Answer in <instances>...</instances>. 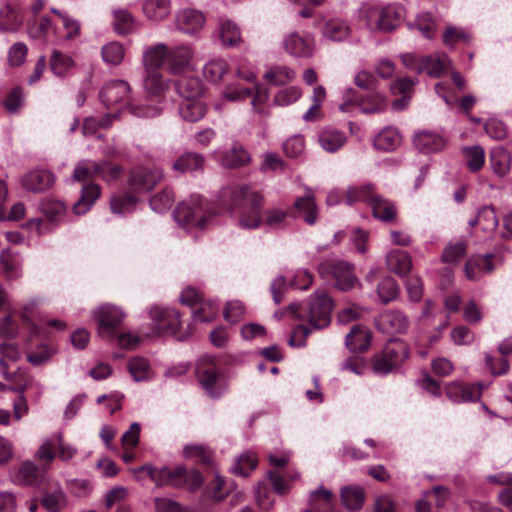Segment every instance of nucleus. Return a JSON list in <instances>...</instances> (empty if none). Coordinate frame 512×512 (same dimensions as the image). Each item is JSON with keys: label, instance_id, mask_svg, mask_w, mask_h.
Returning a JSON list of instances; mask_svg holds the SVG:
<instances>
[{"label": "nucleus", "instance_id": "nucleus-12", "mask_svg": "<svg viewBox=\"0 0 512 512\" xmlns=\"http://www.w3.org/2000/svg\"><path fill=\"white\" fill-rule=\"evenodd\" d=\"M194 49L190 44L168 47L167 68L171 74L190 71L193 65Z\"/></svg>", "mask_w": 512, "mask_h": 512}, {"label": "nucleus", "instance_id": "nucleus-62", "mask_svg": "<svg viewBox=\"0 0 512 512\" xmlns=\"http://www.w3.org/2000/svg\"><path fill=\"white\" fill-rule=\"evenodd\" d=\"M38 478V467L31 461L22 463L15 476L16 481L24 485H34L38 482Z\"/></svg>", "mask_w": 512, "mask_h": 512}, {"label": "nucleus", "instance_id": "nucleus-60", "mask_svg": "<svg viewBox=\"0 0 512 512\" xmlns=\"http://www.w3.org/2000/svg\"><path fill=\"white\" fill-rule=\"evenodd\" d=\"M100 171L99 163L91 160H83L77 164L73 172L75 181H86L98 177Z\"/></svg>", "mask_w": 512, "mask_h": 512}, {"label": "nucleus", "instance_id": "nucleus-45", "mask_svg": "<svg viewBox=\"0 0 512 512\" xmlns=\"http://www.w3.org/2000/svg\"><path fill=\"white\" fill-rule=\"evenodd\" d=\"M381 355L384 360H391L392 363L398 367L408 358V348L406 344L400 340L390 341L383 349Z\"/></svg>", "mask_w": 512, "mask_h": 512}, {"label": "nucleus", "instance_id": "nucleus-3", "mask_svg": "<svg viewBox=\"0 0 512 512\" xmlns=\"http://www.w3.org/2000/svg\"><path fill=\"white\" fill-rule=\"evenodd\" d=\"M332 307V299L326 293H316L311 297L307 308L308 324H300L294 328L289 345L298 348L304 347L306 337L312 330L327 327L331 321Z\"/></svg>", "mask_w": 512, "mask_h": 512}, {"label": "nucleus", "instance_id": "nucleus-29", "mask_svg": "<svg viewBox=\"0 0 512 512\" xmlns=\"http://www.w3.org/2000/svg\"><path fill=\"white\" fill-rule=\"evenodd\" d=\"M387 267L393 273L404 277L412 268L410 255L402 250H393L386 256Z\"/></svg>", "mask_w": 512, "mask_h": 512}, {"label": "nucleus", "instance_id": "nucleus-6", "mask_svg": "<svg viewBox=\"0 0 512 512\" xmlns=\"http://www.w3.org/2000/svg\"><path fill=\"white\" fill-rule=\"evenodd\" d=\"M176 222L183 228H204L210 218L209 208L200 195H191L182 201L173 213Z\"/></svg>", "mask_w": 512, "mask_h": 512}, {"label": "nucleus", "instance_id": "nucleus-40", "mask_svg": "<svg viewBox=\"0 0 512 512\" xmlns=\"http://www.w3.org/2000/svg\"><path fill=\"white\" fill-rule=\"evenodd\" d=\"M402 142V136L398 130H379L373 137V146L377 150L391 151L396 149Z\"/></svg>", "mask_w": 512, "mask_h": 512}, {"label": "nucleus", "instance_id": "nucleus-61", "mask_svg": "<svg viewBox=\"0 0 512 512\" xmlns=\"http://www.w3.org/2000/svg\"><path fill=\"white\" fill-rule=\"evenodd\" d=\"M174 200L173 191L165 188L150 199V207L157 213H164L171 208Z\"/></svg>", "mask_w": 512, "mask_h": 512}, {"label": "nucleus", "instance_id": "nucleus-21", "mask_svg": "<svg viewBox=\"0 0 512 512\" xmlns=\"http://www.w3.org/2000/svg\"><path fill=\"white\" fill-rule=\"evenodd\" d=\"M283 48L291 56L304 58L312 55L314 46L311 39L291 32L283 38Z\"/></svg>", "mask_w": 512, "mask_h": 512}, {"label": "nucleus", "instance_id": "nucleus-38", "mask_svg": "<svg viewBox=\"0 0 512 512\" xmlns=\"http://www.w3.org/2000/svg\"><path fill=\"white\" fill-rule=\"evenodd\" d=\"M113 21L112 25L114 31L119 35H127L135 29V18L127 9H114L112 10Z\"/></svg>", "mask_w": 512, "mask_h": 512}, {"label": "nucleus", "instance_id": "nucleus-13", "mask_svg": "<svg viewBox=\"0 0 512 512\" xmlns=\"http://www.w3.org/2000/svg\"><path fill=\"white\" fill-rule=\"evenodd\" d=\"M376 326L379 331L386 334H403L410 326V319L401 310L389 309L379 314L376 318Z\"/></svg>", "mask_w": 512, "mask_h": 512}, {"label": "nucleus", "instance_id": "nucleus-25", "mask_svg": "<svg viewBox=\"0 0 512 512\" xmlns=\"http://www.w3.org/2000/svg\"><path fill=\"white\" fill-rule=\"evenodd\" d=\"M0 264L7 279L16 280L22 276V259L18 252L3 250L0 254Z\"/></svg>", "mask_w": 512, "mask_h": 512}, {"label": "nucleus", "instance_id": "nucleus-54", "mask_svg": "<svg viewBox=\"0 0 512 512\" xmlns=\"http://www.w3.org/2000/svg\"><path fill=\"white\" fill-rule=\"evenodd\" d=\"M467 244L464 241L458 240L448 243L443 252L441 259L443 262L456 265L466 255Z\"/></svg>", "mask_w": 512, "mask_h": 512}, {"label": "nucleus", "instance_id": "nucleus-20", "mask_svg": "<svg viewBox=\"0 0 512 512\" xmlns=\"http://www.w3.org/2000/svg\"><path fill=\"white\" fill-rule=\"evenodd\" d=\"M168 46L165 43H156L146 46L142 54V65L144 70L159 71L167 64Z\"/></svg>", "mask_w": 512, "mask_h": 512}, {"label": "nucleus", "instance_id": "nucleus-46", "mask_svg": "<svg viewBox=\"0 0 512 512\" xmlns=\"http://www.w3.org/2000/svg\"><path fill=\"white\" fill-rule=\"evenodd\" d=\"M8 196V188L5 180L0 179V220H20L24 218L25 208L22 203H16L10 209L8 215L4 210V202Z\"/></svg>", "mask_w": 512, "mask_h": 512}, {"label": "nucleus", "instance_id": "nucleus-5", "mask_svg": "<svg viewBox=\"0 0 512 512\" xmlns=\"http://www.w3.org/2000/svg\"><path fill=\"white\" fill-rule=\"evenodd\" d=\"M404 15V8L397 4L364 5L360 9V18L371 31L391 32L402 23Z\"/></svg>", "mask_w": 512, "mask_h": 512}, {"label": "nucleus", "instance_id": "nucleus-64", "mask_svg": "<svg viewBox=\"0 0 512 512\" xmlns=\"http://www.w3.org/2000/svg\"><path fill=\"white\" fill-rule=\"evenodd\" d=\"M471 41L470 33L455 26H448L443 34V42L447 46L454 47L457 44H468Z\"/></svg>", "mask_w": 512, "mask_h": 512}, {"label": "nucleus", "instance_id": "nucleus-18", "mask_svg": "<svg viewBox=\"0 0 512 512\" xmlns=\"http://www.w3.org/2000/svg\"><path fill=\"white\" fill-rule=\"evenodd\" d=\"M416 149L423 153H432L445 146V139L434 130H418L412 138Z\"/></svg>", "mask_w": 512, "mask_h": 512}, {"label": "nucleus", "instance_id": "nucleus-58", "mask_svg": "<svg viewBox=\"0 0 512 512\" xmlns=\"http://www.w3.org/2000/svg\"><path fill=\"white\" fill-rule=\"evenodd\" d=\"M219 35L225 46H235L241 41L240 29L231 20H225L221 23Z\"/></svg>", "mask_w": 512, "mask_h": 512}, {"label": "nucleus", "instance_id": "nucleus-31", "mask_svg": "<svg viewBox=\"0 0 512 512\" xmlns=\"http://www.w3.org/2000/svg\"><path fill=\"white\" fill-rule=\"evenodd\" d=\"M145 72L143 89L151 97H161L169 87L168 82L159 71L145 70Z\"/></svg>", "mask_w": 512, "mask_h": 512}, {"label": "nucleus", "instance_id": "nucleus-39", "mask_svg": "<svg viewBox=\"0 0 512 512\" xmlns=\"http://www.w3.org/2000/svg\"><path fill=\"white\" fill-rule=\"evenodd\" d=\"M50 69L57 77H65L75 66V62L69 55L53 50L50 56Z\"/></svg>", "mask_w": 512, "mask_h": 512}, {"label": "nucleus", "instance_id": "nucleus-41", "mask_svg": "<svg viewBox=\"0 0 512 512\" xmlns=\"http://www.w3.org/2000/svg\"><path fill=\"white\" fill-rule=\"evenodd\" d=\"M296 73L287 66L275 65L264 74V78L275 86L286 85L294 80Z\"/></svg>", "mask_w": 512, "mask_h": 512}, {"label": "nucleus", "instance_id": "nucleus-1", "mask_svg": "<svg viewBox=\"0 0 512 512\" xmlns=\"http://www.w3.org/2000/svg\"><path fill=\"white\" fill-rule=\"evenodd\" d=\"M131 87L122 79L106 82L99 92V99L106 108L125 104V108H116L105 114L89 116L85 119L83 128H108L116 123L119 118L137 117L153 118L161 113L158 106L135 105L130 102Z\"/></svg>", "mask_w": 512, "mask_h": 512}, {"label": "nucleus", "instance_id": "nucleus-56", "mask_svg": "<svg viewBox=\"0 0 512 512\" xmlns=\"http://www.w3.org/2000/svg\"><path fill=\"white\" fill-rule=\"evenodd\" d=\"M41 504L49 512H61L67 505V497L61 489L44 494Z\"/></svg>", "mask_w": 512, "mask_h": 512}, {"label": "nucleus", "instance_id": "nucleus-37", "mask_svg": "<svg viewBox=\"0 0 512 512\" xmlns=\"http://www.w3.org/2000/svg\"><path fill=\"white\" fill-rule=\"evenodd\" d=\"M326 99V90L323 86L318 85L313 89L311 96L312 104L309 109L303 114V119L306 122L319 121L324 117L321 109L323 102Z\"/></svg>", "mask_w": 512, "mask_h": 512}, {"label": "nucleus", "instance_id": "nucleus-7", "mask_svg": "<svg viewBox=\"0 0 512 512\" xmlns=\"http://www.w3.org/2000/svg\"><path fill=\"white\" fill-rule=\"evenodd\" d=\"M195 373L201 387L210 397L217 398L222 395L225 385L214 357L204 356L199 359Z\"/></svg>", "mask_w": 512, "mask_h": 512}, {"label": "nucleus", "instance_id": "nucleus-57", "mask_svg": "<svg viewBox=\"0 0 512 512\" xmlns=\"http://www.w3.org/2000/svg\"><path fill=\"white\" fill-rule=\"evenodd\" d=\"M128 371L136 382L145 381L150 378V365L143 357H133L127 365Z\"/></svg>", "mask_w": 512, "mask_h": 512}, {"label": "nucleus", "instance_id": "nucleus-52", "mask_svg": "<svg viewBox=\"0 0 512 512\" xmlns=\"http://www.w3.org/2000/svg\"><path fill=\"white\" fill-rule=\"evenodd\" d=\"M204 158L196 153H185L181 155L173 164V169L182 173L192 172L202 169Z\"/></svg>", "mask_w": 512, "mask_h": 512}, {"label": "nucleus", "instance_id": "nucleus-44", "mask_svg": "<svg viewBox=\"0 0 512 512\" xmlns=\"http://www.w3.org/2000/svg\"><path fill=\"white\" fill-rule=\"evenodd\" d=\"M465 164L471 172L479 171L485 163V151L479 145L462 148Z\"/></svg>", "mask_w": 512, "mask_h": 512}, {"label": "nucleus", "instance_id": "nucleus-15", "mask_svg": "<svg viewBox=\"0 0 512 512\" xmlns=\"http://www.w3.org/2000/svg\"><path fill=\"white\" fill-rule=\"evenodd\" d=\"M150 317L157 329L165 334H175L180 326V314L172 308L154 307L150 310Z\"/></svg>", "mask_w": 512, "mask_h": 512}, {"label": "nucleus", "instance_id": "nucleus-8", "mask_svg": "<svg viewBox=\"0 0 512 512\" xmlns=\"http://www.w3.org/2000/svg\"><path fill=\"white\" fill-rule=\"evenodd\" d=\"M319 274L325 279L332 278L342 291H348L358 285L353 267L344 261L328 259L319 265Z\"/></svg>", "mask_w": 512, "mask_h": 512}, {"label": "nucleus", "instance_id": "nucleus-42", "mask_svg": "<svg viewBox=\"0 0 512 512\" xmlns=\"http://www.w3.org/2000/svg\"><path fill=\"white\" fill-rule=\"evenodd\" d=\"M205 106L198 100H182L179 115L187 123H194L205 115Z\"/></svg>", "mask_w": 512, "mask_h": 512}, {"label": "nucleus", "instance_id": "nucleus-2", "mask_svg": "<svg viewBox=\"0 0 512 512\" xmlns=\"http://www.w3.org/2000/svg\"><path fill=\"white\" fill-rule=\"evenodd\" d=\"M224 198L243 229H256L262 224L263 195L250 185H232L224 189Z\"/></svg>", "mask_w": 512, "mask_h": 512}, {"label": "nucleus", "instance_id": "nucleus-26", "mask_svg": "<svg viewBox=\"0 0 512 512\" xmlns=\"http://www.w3.org/2000/svg\"><path fill=\"white\" fill-rule=\"evenodd\" d=\"M145 17L154 22H161L171 14V0H142Z\"/></svg>", "mask_w": 512, "mask_h": 512}, {"label": "nucleus", "instance_id": "nucleus-63", "mask_svg": "<svg viewBox=\"0 0 512 512\" xmlns=\"http://www.w3.org/2000/svg\"><path fill=\"white\" fill-rule=\"evenodd\" d=\"M378 296L383 304L396 299L399 294V286L392 277L384 278L377 287Z\"/></svg>", "mask_w": 512, "mask_h": 512}, {"label": "nucleus", "instance_id": "nucleus-30", "mask_svg": "<svg viewBox=\"0 0 512 512\" xmlns=\"http://www.w3.org/2000/svg\"><path fill=\"white\" fill-rule=\"evenodd\" d=\"M21 358L19 346L13 342L0 343V372L4 379L12 380L7 361L17 362Z\"/></svg>", "mask_w": 512, "mask_h": 512}, {"label": "nucleus", "instance_id": "nucleus-49", "mask_svg": "<svg viewBox=\"0 0 512 512\" xmlns=\"http://www.w3.org/2000/svg\"><path fill=\"white\" fill-rule=\"evenodd\" d=\"M350 27L342 20H329L323 28V36L332 41H343L350 34Z\"/></svg>", "mask_w": 512, "mask_h": 512}, {"label": "nucleus", "instance_id": "nucleus-33", "mask_svg": "<svg viewBox=\"0 0 512 512\" xmlns=\"http://www.w3.org/2000/svg\"><path fill=\"white\" fill-rule=\"evenodd\" d=\"M100 196V186L97 184L85 185L82 188L81 196L73 205V211L76 215H83L89 211L92 205Z\"/></svg>", "mask_w": 512, "mask_h": 512}, {"label": "nucleus", "instance_id": "nucleus-55", "mask_svg": "<svg viewBox=\"0 0 512 512\" xmlns=\"http://www.w3.org/2000/svg\"><path fill=\"white\" fill-rule=\"evenodd\" d=\"M21 16L11 5H5L0 9V29L3 31H14L21 24Z\"/></svg>", "mask_w": 512, "mask_h": 512}, {"label": "nucleus", "instance_id": "nucleus-28", "mask_svg": "<svg viewBox=\"0 0 512 512\" xmlns=\"http://www.w3.org/2000/svg\"><path fill=\"white\" fill-rule=\"evenodd\" d=\"M492 254L473 256L465 264V275L469 280H477L484 272L493 271Z\"/></svg>", "mask_w": 512, "mask_h": 512}, {"label": "nucleus", "instance_id": "nucleus-27", "mask_svg": "<svg viewBox=\"0 0 512 512\" xmlns=\"http://www.w3.org/2000/svg\"><path fill=\"white\" fill-rule=\"evenodd\" d=\"M369 206L372 208V214L376 219L391 223L397 218V208L395 204L378 194L372 198Z\"/></svg>", "mask_w": 512, "mask_h": 512}, {"label": "nucleus", "instance_id": "nucleus-47", "mask_svg": "<svg viewBox=\"0 0 512 512\" xmlns=\"http://www.w3.org/2000/svg\"><path fill=\"white\" fill-rule=\"evenodd\" d=\"M347 141V137L340 130H322L319 143L327 152H335Z\"/></svg>", "mask_w": 512, "mask_h": 512}, {"label": "nucleus", "instance_id": "nucleus-35", "mask_svg": "<svg viewBox=\"0 0 512 512\" xmlns=\"http://www.w3.org/2000/svg\"><path fill=\"white\" fill-rule=\"evenodd\" d=\"M376 195L373 184L351 186L345 192L344 201L347 205H353L356 202H366L370 205L372 198Z\"/></svg>", "mask_w": 512, "mask_h": 512}, {"label": "nucleus", "instance_id": "nucleus-53", "mask_svg": "<svg viewBox=\"0 0 512 512\" xmlns=\"http://www.w3.org/2000/svg\"><path fill=\"white\" fill-rule=\"evenodd\" d=\"M425 70L423 73H426L430 77H440L451 65L449 58L446 55L441 56H424Z\"/></svg>", "mask_w": 512, "mask_h": 512}, {"label": "nucleus", "instance_id": "nucleus-10", "mask_svg": "<svg viewBox=\"0 0 512 512\" xmlns=\"http://www.w3.org/2000/svg\"><path fill=\"white\" fill-rule=\"evenodd\" d=\"M163 171L158 167L137 166L131 169L127 185L132 192L147 193L162 180Z\"/></svg>", "mask_w": 512, "mask_h": 512}, {"label": "nucleus", "instance_id": "nucleus-24", "mask_svg": "<svg viewBox=\"0 0 512 512\" xmlns=\"http://www.w3.org/2000/svg\"><path fill=\"white\" fill-rule=\"evenodd\" d=\"M371 342V331L363 325H354L346 336L345 344L351 352L366 351Z\"/></svg>", "mask_w": 512, "mask_h": 512}, {"label": "nucleus", "instance_id": "nucleus-16", "mask_svg": "<svg viewBox=\"0 0 512 512\" xmlns=\"http://www.w3.org/2000/svg\"><path fill=\"white\" fill-rule=\"evenodd\" d=\"M445 394L455 403L473 402L480 398L481 390L475 384L453 381L445 386Z\"/></svg>", "mask_w": 512, "mask_h": 512}, {"label": "nucleus", "instance_id": "nucleus-4", "mask_svg": "<svg viewBox=\"0 0 512 512\" xmlns=\"http://www.w3.org/2000/svg\"><path fill=\"white\" fill-rule=\"evenodd\" d=\"M135 472H146L157 486H185L193 491L199 488L203 482L202 476L196 470L188 471L184 466L170 469L168 467L155 468L151 465H143Z\"/></svg>", "mask_w": 512, "mask_h": 512}, {"label": "nucleus", "instance_id": "nucleus-19", "mask_svg": "<svg viewBox=\"0 0 512 512\" xmlns=\"http://www.w3.org/2000/svg\"><path fill=\"white\" fill-rule=\"evenodd\" d=\"M358 111L366 115H375L384 112L388 106L386 96L370 90L356 99Z\"/></svg>", "mask_w": 512, "mask_h": 512}, {"label": "nucleus", "instance_id": "nucleus-14", "mask_svg": "<svg viewBox=\"0 0 512 512\" xmlns=\"http://www.w3.org/2000/svg\"><path fill=\"white\" fill-rule=\"evenodd\" d=\"M416 83L417 80L403 77L398 78L391 84L390 91L392 95L400 96L391 103V107L394 111H403L409 106Z\"/></svg>", "mask_w": 512, "mask_h": 512}, {"label": "nucleus", "instance_id": "nucleus-48", "mask_svg": "<svg viewBox=\"0 0 512 512\" xmlns=\"http://www.w3.org/2000/svg\"><path fill=\"white\" fill-rule=\"evenodd\" d=\"M229 66L223 58H213L203 67V76L212 83H218L227 73Z\"/></svg>", "mask_w": 512, "mask_h": 512}, {"label": "nucleus", "instance_id": "nucleus-43", "mask_svg": "<svg viewBox=\"0 0 512 512\" xmlns=\"http://www.w3.org/2000/svg\"><path fill=\"white\" fill-rule=\"evenodd\" d=\"M250 162L249 153L238 144H235L222 156V163L228 168H238Z\"/></svg>", "mask_w": 512, "mask_h": 512}, {"label": "nucleus", "instance_id": "nucleus-50", "mask_svg": "<svg viewBox=\"0 0 512 512\" xmlns=\"http://www.w3.org/2000/svg\"><path fill=\"white\" fill-rule=\"evenodd\" d=\"M101 56L107 65L118 66L125 57L124 46L117 41L109 42L102 47Z\"/></svg>", "mask_w": 512, "mask_h": 512}, {"label": "nucleus", "instance_id": "nucleus-51", "mask_svg": "<svg viewBox=\"0 0 512 512\" xmlns=\"http://www.w3.org/2000/svg\"><path fill=\"white\" fill-rule=\"evenodd\" d=\"M138 200L130 193L114 194L110 200V208L114 214H125L131 212Z\"/></svg>", "mask_w": 512, "mask_h": 512}, {"label": "nucleus", "instance_id": "nucleus-9", "mask_svg": "<svg viewBox=\"0 0 512 512\" xmlns=\"http://www.w3.org/2000/svg\"><path fill=\"white\" fill-rule=\"evenodd\" d=\"M55 449L58 450L57 457L64 462L70 461L78 452L73 445L64 440L63 434L59 432L45 439L35 456L38 460L50 464L56 457Z\"/></svg>", "mask_w": 512, "mask_h": 512}, {"label": "nucleus", "instance_id": "nucleus-32", "mask_svg": "<svg viewBox=\"0 0 512 512\" xmlns=\"http://www.w3.org/2000/svg\"><path fill=\"white\" fill-rule=\"evenodd\" d=\"M469 225L471 227L478 225L486 233L494 232L498 226V218L494 208L486 205L479 208L476 216L469 221Z\"/></svg>", "mask_w": 512, "mask_h": 512}, {"label": "nucleus", "instance_id": "nucleus-22", "mask_svg": "<svg viewBox=\"0 0 512 512\" xmlns=\"http://www.w3.org/2000/svg\"><path fill=\"white\" fill-rule=\"evenodd\" d=\"M205 17L202 12L195 9H184L176 15L177 29L185 34L192 35L202 29Z\"/></svg>", "mask_w": 512, "mask_h": 512}, {"label": "nucleus", "instance_id": "nucleus-23", "mask_svg": "<svg viewBox=\"0 0 512 512\" xmlns=\"http://www.w3.org/2000/svg\"><path fill=\"white\" fill-rule=\"evenodd\" d=\"M294 209L306 224L313 225L316 223L318 219V207L311 189H306L305 195L295 200Z\"/></svg>", "mask_w": 512, "mask_h": 512}, {"label": "nucleus", "instance_id": "nucleus-59", "mask_svg": "<svg viewBox=\"0 0 512 512\" xmlns=\"http://www.w3.org/2000/svg\"><path fill=\"white\" fill-rule=\"evenodd\" d=\"M258 460L255 453L251 451L244 452L241 454L232 468V471L236 475L248 476L257 466Z\"/></svg>", "mask_w": 512, "mask_h": 512}, {"label": "nucleus", "instance_id": "nucleus-17", "mask_svg": "<svg viewBox=\"0 0 512 512\" xmlns=\"http://www.w3.org/2000/svg\"><path fill=\"white\" fill-rule=\"evenodd\" d=\"M55 181L54 175L44 169H37L28 172L22 177V187L30 192H43L49 189Z\"/></svg>", "mask_w": 512, "mask_h": 512}, {"label": "nucleus", "instance_id": "nucleus-11", "mask_svg": "<svg viewBox=\"0 0 512 512\" xmlns=\"http://www.w3.org/2000/svg\"><path fill=\"white\" fill-rule=\"evenodd\" d=\"M94 318L98 325V334L103 338H112L114 330L121 324L124 313L114 305L104 304L97 308L94 313Z\"/></svg>", "mask_w": 512, "mask_h": 512}, {"label": "nucleus", "instance_id": "nucleus-34", "mask_svg": "<svg viewBox=\"0 0 512 512\" xmlns=\"http://www.w3.org/2000/svg\"><path fill=\"white\" fill-rule=\"evenodd\" d=\"M341 500L346 509L350 511L359 510L365 500V491L358 485L344 486L341 489Z\"/></svg>", "mask_w": 512, "mask_h": 512}, {"label": "nucleus", "instance_id": "nucleus-36", "mask_svg": "<svg viewBox=\"0 0 512 512\" xmlns=\"http://www.w3.org/2000/svg\"><path fill=\"white\" fill-rule=\"evenodd\" d=\"M176 88L183 100H197L203 93V85L198 77H182L177 81Z\"/></svg>", "mask_w": 512, "mask_h": 512}]
</instances>
